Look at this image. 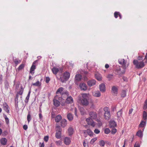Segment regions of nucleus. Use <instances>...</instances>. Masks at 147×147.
<instances>
[{"instance_id": "ddd939ff", "label": "nucleus", "mask_w": 147, "mask_h": 147, "mask_svg": "<svg viewBox=\"0 0 147 147\" xmlns=\"http://www.w3.org/2000/svg\"><path fill=\"white\" fill-rule=\"evenodd\" d=\"M60 70H61V68L60 67H54L52 69L53 73L55 74H57Z\"/></svg>"}, {"instance_id": "603ef678", "label": "nucleus", "mask_w": 147, "mask_h": 147, "mask_svg": "<svg viewBox=\"0 0 147 147\" xmlns=\"http://www.w3.org/2000/svg\"><path fill=\"white\" fill-rule=\"evenodd\" d=\"M50 80V79L49 77H46V82L47 83H48L49 82V81Z\"/></svg>"}, {"instance_id": "338daca9", "label": "nucleus", "mask_w": 147, "mask_h": 147, "mask_svg": "<svg viewBox=\"0 0 147 147\" xmlns=\"http://www.w3.org/2000/svg\"><path fill=\"white\" fill-rule=\"evenodd\" d=\"M29 97H30L29 96H27V97H26V99L27 100V102H28V101L29 99Z\"/></svg>"}, {"instance_id": "412c9836", "label": "nucleus", "mask_w": 147, "mask_h": 147, "mask_svg": "<svg viewBox=\"0 0 147 147\" xmlns=\"http://www.w3.org/2000/svg\"><path fill=\"white\" fill-rule=\"evenodd\" d=\"M82 78V76L81 75L79 74H76L75 77V80L76 81L78 82L80 81Z\"/></svg>"}, {"instance_id": "5701e85b", "label": "nucleus", "mask_w": 147, "mask_h": 147, "mask_svg": "<svg viewBox=\"0 0 147 147\" xmlns=\"http://www.w3.org/2000/svg\"><path fill=\"white\" fill-rule=\"evenodd\" d=\"M95 65V63L94 62H89L87 63L86 65L88 67H92Z\"/></svg>"}, {"instance_id": "c85d7f7f", "label": "nucleus", "mask_w": 147, "mask_h": 147, "mask_svg": "<svg viewBox=\"0 0 147 147\" xmlns=\"http://www.w3.org/2000/svg\"><path fill=\"white\" fill-rule=\"evenodd\" d=\"M41 85V83L39 81H37L36 83H32V85L38 87H40Z\"/></svg>"}, {"instance_id": "5fc2aeb1", "label": "nucleus", "mask_w": 147, "mask_h": 147, "mask_svg": "<svg viewBox=\"0 0 147 147\" xmlns=\"http://www.w3.org/2000/svg\"><path fill=\"white\" fill-rule=\"evenodd\" d=\"M134 147H140V145L138 143L136 142L134 145Z\"/></svg>"}, {"instance_id": "3c124183", "label": "nucleus", "mask_w": 147, "mask_h": 147, "mask_svg": "<svg viewBox=\"0 0 147 147\" xmlns=\"http://www.w3.org/2000/svg\"><path fill=\"white\" fill-rule=\"evenodd\" d=\"M80 112L82 114H84V109L83 108H81L80 109Z\"/></svg>"}, {"instance_id": "4be33fe9", "label": "nucleus", "mask_w": 147, "mask_h": 147, "mask_svg": "<svg viewBox=\"0 0 147 147\" xmlns=\"http://www.w3.org/2000/svg\"><path fill=\"white\" fill-rule=\"evenodd\" d=\"M62 117L61 115H57L55 117V121L56 122H59L62 119Z\"/></svg>"}, {"instance_id": "bf43d9fd", "label": "nucleus", "mask_w": 147, "mask_h": 147, "mask_svg": "<svg viewBox=\"0 0 147 147\" xmlns=\"http://www.w3.org/2000/svg\"><path fill=\"white\" fill-rule=\"evenodd\" d=\"M83 145L84 147L88 146L87 144L85 142H83Z\"/></svg>"}, {"instance_id": "393cba45", "label": "nucleus", "mask_w": 147, "mask_h": 147, "mask_svg": "<svg viewBox=\"0 0 147 147\" xmlns=\"http://www.w3.org/2000/svg\"><path fill=\"white\" fill-rule=\"evenodd\" d=\"M7 140L5 138H3L0 140L1 143L3 145H5L7 142Z\"/></svg>"}, {"instance_id": "6e6552de", "label": "nucleus", "mask_w": 147, "mask_h": 147, "mask_svg": "<svg viewBox=\"0 0 147 147\" xmlns=\"http://www.w3.org/2000/svg\"><path fill=\"white\" fill-rule=\"evenodd\" d=\"M38 60H36L34 61L32 63V65L30 68V73L32 75L34 73V71L36 68V65L35 64L36 63Z\"/></svg>"}, {"instance_id": "72a5a7b5", "label": "nucleus", "mask_w": 147, "mask_h": 147, "mask_svg": "<svg viewBox=\"0 0 147 147\" xmlns=\"http://www.w3.org/2000/svg\"><path fill=\"white\" fill-rule=\"evenodd\" d=\"M86 131L88 134L90 136H93V133L92 131L90 129H87L86 131Z\"/></svg>"}, {"instance_id": "a211bd4d", "label": "nucleus", "mask_w": 147, "mask_h": 147, "mask_svg": "<svg viewBox=\"0 0 147 147\" xmlns=\"http://www.w3.org/2000/svg\"><path fill=\"white\" fill-rule=\"evenodd\" d=\"M67 124V120L65 119H62L61 122V125L62 127H64Z\"/></svg>"}, {"instance_id": "6ab92c4d", "label": "nucleus", "mask_w": 147, "mask_h": 147, "mask_svg": "<svg viewBox=\"0 0 147 147\" xmlns=\"http://www.w3.org/2000/svg\"><path fill=\"white\" fill-rule=\"evenodd\" d=\"M100 91L102 92H104L105 90V85L103 84H101L99 85Z\"/></svg>"}, {"instance_id": "c03bdc74", "label": "nucleus", "mask_w": 147, "mask_h": 147, "mask_svg": "<svg viewBox=\"0 0 147 147\" xmlns=\"http://www.w3.org/2000/svg\"><path fill=\"white\" fill-rule=\"evenodd\" d=\"M23 88L22 86L21 87V88L20 90V91L18 92V94L20 95H22L23 92Z\"/></svg>"}, {"instance_id": "09e8293b", "label": "nucleus", "mask_w": 147, "mask_h": 147, "mask_svg": "<svg viewBox=\"0 0 147 147\" xmlns=\"http://www.w3.org/2000/svg\"><path fill=\"white\" fill-rule=\"evenodd\" d=\"M94 132L95 134H98L100 133V131L98 129H96L94 130Z\"/></svg>"}, {"instance_id": "9b49d317", "label": "nucleus", "mask_w": 147, "mask_h": 147, "mask_svg": "<svg viewBox=\"0 0 147 147\" xmlns=\"http://www.w3.org/2000/svg\"><path fill=\"white\" fill-rule=\"evenodd\" d=\"M80 87L82 90H86L87 89V87L86 84L84 83H80L79 85Z\"/></svg>"}, {"instance_id": "8fccbe9b", "label": "nucleus", "mask_w": 147, "mask_h": 147, "mask_svg": "<svg viewBox=\"0 0 147 147\" xmlns=\"http://www.w3.org/2000/svg\"><path fill=\"white\" fill-rule=\"evenodd\" d=\"M49 137L48 136H45L44 138V140L46 142H47L49 140Z\"/></svg>"}, {"instance_id": "473e14b6", "label": "nucleus", "mask_w": 147, "mask_h": 147, "mask_svg": "<svg viewBox=\"0 0 147 147\" xmlns=\"http://www.w3.org/2000/svg\"><path fill=\"white\" fill-rule=\"evenodd\" d=\"M114 15L115 18H117L118 17V15H119L120 18V19L121 18V16L119 12L115 11L114 13Z\"/></svg>"}, {"instance_id": "39448f33", "label": "nucleus", "mask_w": 147, "mask_h": 147, "mask_svg": "<svg viewBox=\"0 0 147 147\" xmlns=\"http://www.w3.org/2000/svg\"><path fill=\"white\" fill-rule=\"evenodd\" d=\"M133 63L136 66V68H141L144 66V63L143 61H140L135 60H134Z\"/></svg>"}, {"instance_id": "49530a36", "label": "nucleus", "mask_w": 147, "mask_h": 147, "mask_svg": "<svg viewBox=\"0 0 147 147\" xmlns=\"http://www.w3.org/2000/svg\"><path fill=\"white\" fill-rule=\"evenodd\" d=\"M144 109L146 110L147 109V99H146L145 102V104L143 107Z\"/></svg>"}, {"instance_id": "774afa93", "label": "nucleus", "mask_w": 147, "mask_h": 147, "mask_svg": "<svg viewBox=\"0 0 147 147\" xmlns=\"http://www.w3.org/2000/svg\"><path fill=\"white\" fill-rule=\"evenodd\" d=\"M145 59H147V52L146 53V55L145 56Z\"/></svg>"}, {"instance_id": "4d7b16f0", "label": "nucleus", "mask_w": 147, "mask_h": 147, "mask_svg": "<svg viewBox=\"0 0 147 147\" xmlns=\"http://www.w3.org/2000/svg\"><path fill=\"white\" fill-rule=\"evenodd\" d=\"M113 77V75L111 74H109L107 76L108 78L109 79V80H110Z\"/></svg>"}, {"instance_id": "ea45409f", "label": "nucleus", "mask_w": 147, "mask_h": 147, "mask_svg": "<svg viewBox=\"0 0 147 147\" xmlns=\"http://www.w3.org/2000/svg\"><path fill=\"white\" fill-rule=\"evenodd\" d=\"M4 117L5 119V122L7 124H8L9 123V119L7 118V116L5 115H4Z\"/></svg>"}, {"instance_id": "f3484780", "label": "nucleus", "mask_w": 147, "mask_h": 147, "mask_svg": "<svg viewBox=\"0 0 147 147\" xmlns=\"http://www.w3.org/2000/svg\"><path fill=\"white\" fill-rule=\"evenodd\" d=\"M95 76L96 78L98 81H100L102 80V76L99 73L96 72L95 74Z\"/></svg>"}, {"instance_id": "680f3d73", "label": "nucleus", "mask_w": 147, "mask_h": 147, "mask_svg": "<svg viewBox=\"0 0 147 147\" xmlns=\"http://www.w3.org/2000/svg\"><path fill=\"white\" fill-rule=\"evenodd\" d=\"M19 85H20V84L19 83H18L17 84H16V89H17V90L18 89L19 87Z\"/></svg>"}, {"instance_id": "a878e982", "label": "nucleus", "mask_w": 147, "mask_h": 147, "mask_svg": "<svg viewBox=\"0 0 147 147\" xmlns=\"http://www.w3.org/2000/svg\"><path fill=\"white\" fill-rule=\"evenodd\" d=\"M67 117L69 121H71L73 119V115L71 113H68L67 115Z\"/></svg>"}, {"instance_id": "e2e57ef3", "label": "nucleus", "mask_w": 147, "mask_h": 147, "mask_svg": "<svg viewBox=\"0 0 147 147\" xmlns=\"http://www.w3.org/2000/svg\"><path fill=\"white\" fill-rule=\"evenodd\" d=\"M133 111V109H130L129 110V114H131L132 113Z\"/></svg>"}, {"instance_id": "58836bf2", "label": "nucleus", "mask_w": 147, "mask_h": 147, "mask_svg": "<svg viewBox=\"0 0 147 147\" xmlns=\"http://www.w3.org/2000/svg\"><path fill=\"white\" fill-rule=\"evenodd\" d=\"M24 64H21L20 65L18 68V69L19 70H20L24 68Z\"/></svg>"}, {"instance_id": "4468645a", "label": "nucleus", "mask_w": 147, "mask_h": 147, "mask_svg": "<svg viewBox=\"0 0 147 147\" xmlns=\"http://www.w3.org/2000/svg\"><path fill=\"white\" fill-rule=\"evenodd\" d=\"M93 95L96 97H99L101 96V94L99 91H95L92 92Z\"/></svg>"}, {"instance_id": "20e7f679", "label": "nucleus", "mask_w": 147, "mask_h": 147, "mask_svg": "<svg viewBox=\"0 0 147 147\" xmlns=\"http://www.w3.org/2000/svg\"><path fill=\"white\" fill-rule=\"evenodd\" d=\"M105 111L104 117V119L107 120H108L110 119L111 115L109 108L107 107H105L103 109Z\"/></svg>"}, {"instance_id": "e433bc0d", "label": "nucleus", "mask_w": 147, "mask_h": 147, "mask_svg": "<svg viewBox=\"0 0 147 147\" xmlns=\"http://www.w3.org/2000/svg\"><path fill=\"white\" fill-rule=\"evenodd\" d=\"M143 118L145 121L147 119V113L145 111L143 112Z\"/></svg>"}, {"instance_id": "0eeeda50", "label": "nucleus", "mask_w": 147, "mask_h": 147, "mask_svg": "<svg viewBox=\"0 0 147 147\" xmlns=\"http://www.w3.org/2000/svg\"><path fill=\"white\" fill-rule=\"evenodd\" d=\"M57 130H58V131H57L55 137L57 139H60L61 137V129L59 126H57L56 127Z\"/></svg>"}, {"instance_id": "864d4df0", "label": "nucleus", "mask_w": 147, "mask_h": 147, "mask_svg": "<svg viewBox=\"0 0 147 147\" xmlns=\"http://www.w3.org/2000/svg\"><path fill=\"white\" fill-rule=\"evenodd\" d=\"M5 88L7 89L9 86V84L7 82H6L5 84Z\"/></svg>"}, {"instance_id": "c9c22d12", "label": "nucleus", "mask_w": 147, "mask_h": 147, "mask_svg": "<svg viewBox=\"0 0 147 147\" xmlns=\"http://www.w3.org/2000/svg\"><path fill=\"white\" fill-rule=\"evenodd\" d=\"M13 61L16 65H17L21 62L20 60L14 58L13 59Z\"/></svg>"}, {"instance_id": "bb28decb", "label": "nucleus", "mask_w": 147, "mask_h": 147, "mask_svg": "<svg viewBox=\"0 0 147 147\" xmlns=\"http://www.w3.org/2000/svg\"><path fill=\"white\" fill-rule=\"evenodd\" d=\"M136 135L140 138H142L143 136L142 132L141 130H139L137 132Z\"/></svg>"}, {"instance_id": "423d86ee", "label": "nucleus", "mask_w": 147, "mask_h": 147, "mask_svg": "<svg viewBox=\"0 0 147 147\" xmlns=\"http://www.w3.org/2000/svg\"><path fill=\"white\" fill-rule=\"evenodd\" d=\"M70 73L67 72H66L63 73V76L60 78L61 82L63 83L65 82L69 78Z\"/></svg>"}, {"instance_id": "1a4fd4ad", "label": "nucleus", "mask_w": 147, "mask_h": 147, "mask_svg": "<svg viewBox=\"0 0 147 147\" xmlns=\"http://www.w3.org/2000/svg\"><path fill=\"white\" fill-rule=\"evenodd\" d=\"M3 109L7 113H8L9 111V107L6 103L5 102L3 105Z\"/></svg>"}, {"instance_id": "37998d69", "label": "nucleus", "mask_w": 147, "mask_h": 147, "mask_svg": "<svg viewBox=\"0 0 147 147\" xmlns=\"http://www.w3.org/2000/svg\"><path fill=\"white\" fill-rule=\"evenodd\" d=\"M126 96V92L125 90H123L121 93V96L124 97Z\"/></svg>"}, {"instance_id": "2f4dec72", "label": "nucleus", "mask_w": 147, "mask_h": 147, "mask_svg": "<svg viewBox=\"0 0 147 147\" xmlns=\"http://www.w3.org/2000/svg\"><path fill=\"white\" fill-rule=\"evenodd\" d=\"M68 132L69 136L71 135L74 133V130L72 127H69L68 129Z\"/></svg>"}, {"instance_id": "6e6d98bb", "label": "nucleus", "mask_w": 147, "mask_h": 147, "mask_svg": "<svg viewBox=\"0 0 147 147\" xmlns=\"http://www.w3.org/2000/svg\"><path fill=\"white\" fill-rule=\"evenodd\" d=\"M77 109L76 108H74V113L76 116L78 117V115H77Z\"/></svg>"}, {"instance_id": "4c0bfd02", "label": "nucleus", "mask_w": 147, "mask_h": 147, "mask_svg": "<svg viewBox=\"0 0 147 147\" xmlns=\"http://www.w3.org/2000/svg\"><path fill=\"white\" fill-rule=\"evenodd\" d=\"M99 144L101 146H104L105 144L104 141L103 140H100L99 142Z\"/></svg>"}, {"instance_id": "aec40b11", "label": "nucleus", "mask_w": 147, "mask_h": 147, "mask_svg": "<svg viewBox=\"0 0 147 147\" xmlns=\"http://www.w3.org/2000/svg\"><path fill=\"white\" fill-rule=\"evenodd\" d=\"M123 111L122 109L120 110L117 113V117L119 119V120L122 117V113Z\"/></svg>"}, {"instance_id": "c756f323", "label": "nucleus", "mask_w": 147, "mask_h": 147, "mask_svg": "<svg viewBox=\"0 0 147 147\" xmlns=\"http://www.w3.org/2000/svg\"><path fill=\"white\" fill-rule=\"evenodd\" d=\"M112 92L114 93V94H116L117 93V88L115 86H113L112 88Z\"/></svg>"}, {"instance_id": "69168bd1", "label": "nucleus", "mask_w": 147, "mask_h": 147, "mask_svg": "<svg viewBox=\"0 0 147 147\" xmlns=\"http://www.w3.org/2000/svg\"><path fill=\"white\" fill-rule=\"evenodd\" d=\"M45 145L43 143H42L41 144V145L40 146V147H44Z\"/></svg>"}, {"instance_id": "f257e3e1", "label": "nucleus", "mask_w": 147, "mask_h": 147, "mask_svg": "<svg viewBox=\"0 0 147 147\" xmlns=\"http://www.w3.org/2000/svg\"><path fill=\"white\" fill-rule=\"evenodd\" d=\"M89 115L90 117L86 119V121L88 124L94 127L95 125V123L94 122L92 119H95L97 118V114L96 112H90L89 113Z\"/></svg>"}, {"instance_id": "de8ad7c7", "label": "nucleus", "mask_w": 147, "mask_h": 147, "mask_svg": "<svg viewBox=\"0 0 147 147\" xmlns=\"http://www.w3.org/2000/svg\"><path fill=\"white\" fill-rule=\"evenodd\" d=\"M27 119L28 122H29L31 120V116L29 114H28L27 115Z\"/></svg>"}, {"instance_id": "2eb2a0df", "label": "nucleus", "mask_w": 147, "mask_h": 147, "mask_svg": "<svg viewBox=\"0 0 147 147\" xmlns=\"http://www.w3.org/2000/svg\"><path fill=\"white\" fill-rule=\"evenodd\" d=\"M71 142L70 139L68 137H66L64 139V142L66 145H69Z\"/></svg>"}, {"instance_id": "7c9ffc66", "label": "nucleus", "mask_w": 147, "mask_h": 147, "mask_svg": "<svg viewBox=\"0 0 147 147\" xmlns=\"http://www.w3.org/2000/svg\"><path fill=\"white\" fill-rule=\"evenodd\" d=\"M64 88L62 87H60L59 89H58L56 92V93L58 94L59 93H60L61 94H63V90Z\"/></svg>"}, {"instance_id": "0e129e2a", "label": "nucleus", "mask_w": 147, "mask_h": 147, "mask_svg": "<svg viewBox=\"0 0 147 147\" xmlns=\"http://www.w3.org/2000/svg\"><path fill=\"white\" fill-rule=\"evenodd\" d=\"M105 67L107 69L109 67V65L108 64H106L105 65Z\"/></svg>"}, {"instance_id": "a19ab883", "label": "nucleus", "mask_w": 147, "mask_h": 147, "mask_svg": "<svg viewBox=\"0 0 147 147\" xmlns=\"http://www.w3.org/2000/svg\"><path fill=\"white\" fill-rule=\"evenodd\" d=\"M104 132L105 134H108L110 132V130L109 129L107 128L105 129Z\"/></svg>"}, {"instance_id": "f704fd0d", "label": "nucleus", "mask_w": 147, "mask_h": 147, "mask_svg": "<svg viewBox=\"0 0 147 147\" xmlns=\"http://www.w3.org/2000/svg\"><path fill=\"white\" fill-rule=\"evenodd\" d=\"M56 144L57 146H60L62 144V142L61 140L55 141Z\"/></svg>"}, {"instance_id": "79ce46f5", "label": "nucleus", "mask_w": 147, "mask_h": 147, "mask_svg": "<svg viewBox=\"0 0 147 147\" xmlns=\"http://www.w3.org/2000/svg\"><path fill=\"white\" fill-rule=\"evenodd\" d=\"M97 138H95L92 139L90 141V143L93 144L94 142L97 140Z\"/></svg>"}, {"instance_id": "f03ea898", "label": "nucleus", "mask_w": 147, "mask_h": 147, "mask_svg": "<svg viewBox=\"0 0 147 147\" xmlns=\"http://www.w3.org/2000/svg\"><path fill=\"white\" fill-rule=\"evenodd\" d=\"M82 100H81L80 96H79L78 97V101L81 102L82 105L85 106H87L89 104L88 100L89 98V94L83 93L82 94Z\"/></svg>"}, {"instance_id": "b1692460", "label": "nucleus", "mask_w": 147, "mask_h": 147, "mask_svg": "<svg viewBox=\"0 0 147 147\" xmlns=\"http://www.w3.org/2000/svg\"><path fill=\"white\" fill-rule=\"evenodd\" d=\"M54 105L56 107H57L59 106L60 103L55 98L53 100Z\"/></svg>"}, {"instance_id": "7ed1b4c3", "label": "nucleus", "mask_w": 147, "mask_h": 147, "mask_svg": "<svg viewBox=\"0 0 147 147\" xmlns=\"http://www.w3.org/2000/svg\"><path fill=\"white\" fill-rule=\"evenodd\" d=\"M118 61L120 64L122 65L123 67V69L121 70L120 68L118 69L117 72L120 75L123 74L125 72V69L128 67V64H126V61H125L123 59H119Z\"/></svg>"}, {"instance_id": "cd10ccee", "label": "nucleus", "mask_w": 147, "mask_h": 147, "mask_svg": "<svg viewBox=\"0 0 147 147\" xmlns=\"http://www.w3.org/2000/svg\"><path fill=\"white\" fill-rule=\"evenodd\" d=\"M146 121H142L139 125V127H144L146 126Z\"/></svg>"}, {"instance_id": "13d9d810", "label": "nucleus", "mask_w": 147, "mask_h": 147, "mask_svg": "<svg viewBox=\"0 0 147 147\" xmlns=\"http://www.w3.org/2000/svg\"><path fill=\"white\" fill-rule=\"evenodd\" d=\"M23 128L24 129L26 130L28 128V126L27 125H24Z\"/></svg>"}, {"instance_id": "052dcab7", "label": "nucleus", "mask_w": 147, "mask_h": 147, "mask_svg": "<svg viewBox=\"0 0 147 147\" xmlns=\"http://www.w3.org/2000/svg\"><path fill=\"white\" fill-rule=\"evenodd\" d=\"M39 117L40 119L41 120L42 118V114L41 113H40L39 114Z\"/></svg>"}, {"instance_id": "9d476101", "label": "nucleus", "mask_w": 147, "mask_h": 147, "mask_svg": "<svg viewBox=\"0 0 147 147\" xmlns=\"http://www.w3.org/2000/svg\"><path fill=\"white\" fill-rule=\"evenodd\" d=\"M96 83V81L95 80H92L88 81L87 82L88 85L89 86H92L95 85Z\"/></svg>"}, {"instance_id": "a18cd8bd", "label": "nucleus", "mask_w": 147, "mask_h": 147, "mask_svg": "<svg viewBox=\"0 0 147 147\" xmlns=\"http://www.w3.org/2000/svg\"><path fill=\"white\" fill-rule=\"evenodd\" d=\"M117 130L116 129L113 128L111 131V133L113 134H115L117 132Z\"/></svg>"}, {"instance_id": "dca6fc26", "label": "nucleus", "mask_w": 147, "mask_h": 147, "mask_svg": "<svg viewBox=\"0 0 147 147\" xmlns=\"http://www.w3.org/2000/svg\"><path fill=\"white\" fill-rule=\"evenodd\" d=\"M109 125L110 127L113 128L115 127L117 125L116 123L114 121H111L109 123Z\"/></svg>"}, {"instance_id": "f8f14e48", "label": "nucleus", "mask_w": 147, "mask_h": 147, "mask_svg": "<svg viewBox=\"0 0 147 147\" xmlns=\"http://www.w3.org/2000/svg\"><path fill=\"white\" fill-rule=\"evenodd\" d=\"M73 99L71 96H68L66 100V102L68 104H71L73 102Z\"/></svg>"}]
</instances>
